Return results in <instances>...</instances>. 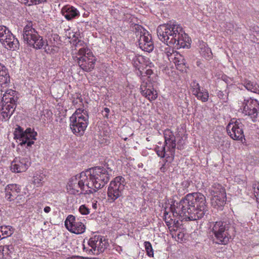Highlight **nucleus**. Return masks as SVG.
Here are the masks:
<instances>
[{
    "instance_id": "1",
    "label": "nucleus",
    "mask_w": 259,
    "mask_h": 259,
    "mask_svg": "<svg viewBox=\"0 0 259 259\" xmlns=\"http://www.w3.org/2000/svg\"><path fill=\"white\" fill-rule=\"evenodd\" d=\"M109 179V174L105 168L96 166L72 177L67 190L73 195L93 193L103 187Z\"/></svg>"
},
{
    "instance_id": "47",
    "label": "nucleus",
    "mask_w": 259,
    "mask_h": 259,
    "mask_svg": "<svg viewBox=\"0 0 259 259\" xmlns=\"http://www.w3.org/2000/svg\"><path fill=\"white\" fill-rule=\"evenodd\" d=\"M104 111L105 112L106 114L105 115V117L108 118V113L110 112V109L108 108L105 107L104 109Z\"/></svg>"
},
{
    "instance_id": "25",
    "label": "nucleus",
    "mask_w": 259,
    "mask_h": 259,
    "mask_svg": "<svg viewBox=\"0 0 259 259\" xmlns=\"http://www.w3.org/2000/svg\"><path fill=\"white\" fill-rule=\"evenodd\" d=\"M244 85L247 90L259 94V85L255 82L245 80L244 81Z\"/></svg>"
},
{
    "instance_id": "13",
    "label": "nucleus",
    "mask_w": 259,
    "mask_h": 259,
    "mask_svg": "<svg viewBox=\"0 0 259 259\" xmlns=\"http://www.w3.org/2000/svg\"><path fill=\"white\" fill-rule=\"evenodd\" d=\"M243 125L240 119L230 122L226 127L228 134L233 140H242L244 137L243 132Z\"/></svg>"
},
{
    "instance_id": "6",
    "label": "nucleus",
    "mask_w": 259,
    "mask_h": 259,
    "mask_svg": "<svg viewBox=\"0 0 259 259\" xmlns=\"http://www.w3.org/2000/svg\"><path fill=\"white\" fill-rule=\"evenodd\" d=\"M164 137V145L162 147L157 146L155 151L157 155L163 157L166 155L165 148H167L169 152L167 157V161H173L175 157V149L176 147V137L173 132L169 129H166L163 132Z\"/></svg>"
},
{
    "instance_id": "19",
    "label": "nucleus",
    "mask_w": 259,
    "mask_h": 259,
    "mask_svg": "<svg viewBox=\"0 0 259 259\" xmlns=\"http://www.w3.org/2000/svg\"><path fill=\"white\" fill-rule=\"evenodd\" d=\"M18 99V93L16 91L10 89L5 92L3 95L2 101L3 103L17 106Z\"/></svg>"
},
{
    "instance_id": "2",
    "label": "nucleus",
    "mask_w": 259,
    "mask_h": 259,
    "mask_svg": "<svg viewBox=\"0 0 259 259\" xmlns=\"http://www.w3.org/2000/svg\"><path fill=\"white\" fill-rule=\"evenodd\" d=\"M174 217L186 221H196L207 213L208 205L205 196L195 192L187 194L179 202L174 201L170 207Z\"/></svg>"
},
{
    "instance_id": "37",
    "label": "nucleus",
    "mask_w": 259,
    "mask_h": 259,
    "mask_svg": "<svg viewBox=\"0 0 259 259\" xmlns=\"http://www.w3.org/2000/svg\"><path fill=\"white\" fill-rule=\"evenodd\" d=\"M191 87L192 92L193 95L196 93H198V92H199V91L201 90V88L199 84L195 80L192 82Z\"/></svg>"
},
{
    "instance_id": "51",
    "label": "nucleus",
    "mask_w": 259,
    "mask_h": 259,
    "mask_svg": "<svg viewBox=\"0 0 259 259\" xmlns=\"http://www.w3.org/2000/svg\"><path fill=\"white\" fill-rule=\"evenodd\" d=\"M177 236L179 239H182L184 236V234L183 233H179L177 234Z\"/></svg>"
},
{
    "instance_id": "24",
    "label": "nucleus",
    "mask_w": 259,
    "mask_h": 259,
    "mask_svg": "<svg viewBox=\"0 0 259 259\" xmlns=\"http://www.w3.org/2000/svg\"><path fill=\"white\" fill-rule=\"evenodd\" d=\"M171 59V62H172L175 64L178 69L180 70L183 69L185 66L186 61L182 55L178 52Z\"/></svg>"
},
{
    "instance_id": "3",
    "label": "nucleus",
    "mask_w": 259,
    "mask_h": 259,
    "mask_svg": "<svg viewBox=\"0 0 259 259\" xmlns=\"http://www.w3.org/2000/svg\"><path fill=\"white\" fill-rule=\"evenodd\" d=\"M157 33L159 39L168 46H173L177 49L187 46L189 38L178 24L160 25L157 28Z\"/></svg>"
},
{
    "instance_id": "12",
    "label": "nucleus",
    "mask_w": 259,
    "mask_h": 259,
    "mask_svg": "<svg viewBox=\"0 0 259 259\" xmlns=\"http://www.w3.org/2000/svg\"><path fill=\"white\" fill-rule=\"evenodd\" d=\"M242 106L243 112L250 116L253 121H256L259 111V102L256 99L249 98L244 100Z\"/></svg>"
},
{
    "instance_id": "34",
    "label": "nucleus",
    "mask_w": 259,
    "mask_h": 259,
    "mask_svg": "<svg viewBox=\"0 0 259 259\" xmlns=\"http://www.w3.org/2000/svg\"><path fill=\"white\" fill-rule=\"evenodd\" d=\"M144 58L142 56H135L133 58V64L136 68L139 69L140 65L144 61Z\"/></svg>"
},
{
    "instance_id": "18",
    "label": "nucleus",
    "mask_w": 259,
    "mask_h": 259,
    "mask_svg": "<svg viewBox=\"0 0 259 259\" xmlns=\"http://www.w3.org/2000/svg\"><path fill=\"white\" fill-rule=\"evenodd\" d=\"M21 191V187L15 184L8 185L5 188V198L11 201L16 199Z\"/></svg>"
},
{
    "instance_id": "26",
    "label": "nucleus",
    "mask_w": 259,
    "mask_h": 259,
    "mask_svg": "<svg viewBox=\"0 0 259 259\" xmlns=\"http://www.w3.org/2000/svg\"><path fill=\"white\" fill-rule=\"evenodd\" d=\"M142 95L147 98L149 101H152L155 100L157 98V91L153 89L148 91H141Z\"/></svg>"
},
{
    "instance_id": "39",
    "label": "nucleus",
    "mask_w": 259,
    "mask_h": 259,
    "mask_svg": "<svg viewBox=\"0 0 259 259\" xmlns=\"http://www.w3.org/2000/svg\"><path fill=\"white\" fill-rule=\"evenodd\" d=\"M79 211L82 215H87L90 213V209L85 204L80 206Z\"/></svg>"
},
{
    "instance_id": "55",
    "label": "nucleus",
    "mask_w": 259,
    "mask_h": 259,
    "mask_svg": "<svg viewBox=\"0 0 259 259\" xmlns=\"http://www.w3.org/2000/svg\"><path fill=\"white\" fill-rule=\"evenodd\" d=\"M258 114L257 115V118H256V121H258L259 122V111H258Z\"/></svg>"
},
{
    "instance_id": "36",
    "label": "nucleus",
    "mask_w": 259,
    "mask_h": 259,
    "mask_svg": "<svg viewBox=\"0 0 259 259\" xmlns=\"http://www.w3.org/2000/svg\"><path fill=\"white\" fill-rule=\"evenodd\" d=\"M144 245L147 255L149 257H153L154 252L151 243L149 241H145Z\"/></svg>"
},
{
    "instance_id": "14",
    "label": "nucleus",
    "mask_w": 259,
    "mask_h": 259,
    "mask_svg": "<svg viewBox=\"0 0 259 259\" xmlns=\"http://www.w3.org/2000/svg\"><path fill=\"white\" fill-rule=\"evenodd\" d=\"M88 245L94 250L93 254L98 255L105 250L108 246V242L104 237L100 235H95L91 237L89 241Z\"/></svg>"
},
{
    "instance_id": "33",
    "label": "nucleus",
    "mask_w": 259,
    "mask_h": 259,
    "mask_svg": "<svg viewBox=\"0 0 259 259\" xmlns=\"http://www.w3.org/2000/svg\"><path fill=\"white\" fill-rule=\"evenodd\" d=\"M170 47L171 46H168L164 50V54L170 62L171 61V58H173L174 56L176 55V53H178L177 51H174Z\"/></svg>"
},
{
    "instance_id": "44",
    "label": "nucleus",
    "mask_w": 259,
    "mask_h": 259,
    "mask_svg": "<svg viewBox=\"0 0 259 259\" xmlns=\"http://www.w3.org/2000/svg\"><path fill=\"white\" fill-rule=\"evenodd\" d=\"M170 163L168 162H166V159L164 160V163L162 165L161 167H160V170L162 172H164L167 169V167L168 166V164Z\"/></svg>"
},
{
    "instance_id": "10",
    "label": "nucleus",
    "mask_w": 259,
    "mask_h": 259,
    "mask_svg": "<svg viewBox=\"0 0 259 259\" xmlns=\"http://www.w3.org/2000/svg\"><path fill=\"white\" fill-rule=\"evenodd\" d=\"M209 192L211 196V205L217 208L222 209L226 201V190L223 186L214 183L210 188Z\"/></svg>"
},
{
    "instance_id": "54",
    "label": "nucleus",
    "mask_w": 259,
    "mask_h": 259,
    "mask_svg": "<svg viewBox=\"0 0 259 259\" xmlns=\"http://www.w3.org/2000/svg\"><path fill=\"white\" fill-rule=\"evenodd\" d=\"M78 99L80 102H82V99L81 98V97H79Z\"/></svg>"
},
{
    "instance_id": "8",
    "label": "nucleus",
    "mask_w": 259,
    "mask_h": 259,
    "mask_svg": "<svg viewBox=\"0 0 259 259\" xmlns=\"http://www.w3.org/2000/svg\"><path fill=\"white\" fill-rule=\"evenodd\" d=\"M77 57L78 65L83 71H91L94 68L96 61L95 57L90 49L82 47L78 51Z\"/></svg>"
},
{
    "instance_id": "48",
    "label": "nucleus",
    "mask_w": 259,
    "mask_h": 259,
    "mask_svg": "<svg viewBox=\"0 0 259 259\" xmlns=\"http://www.w3.org/2000/svg\"><path fill=\"white\" fill-rule=\"evenodd\" d=\"M98 205H97V201L94 200L92 202V207L96 210L97 208Z\"/></svg>"
},
{
    "instance_id": "17",
    "label": "nucleus",
    "mask_w": 259,
    "mask_h": 259,
    "mask_svg": "<svg viewBox=\"0 0 259 259\" xmlns=\"http://www.w3.org/2000/svg\"><path fill=\"white\" fill-rule=\"evenodd\" d=\"M30 161L29 158H16L11 163L10 169L15 173L25 171L30 165Z\"/></svg>"
},
{
    "instance_id": "20",
    "label": "nucleus",
    "mask_w": 259,
    "mask_h": 259,
    "mask_svg": "<svg viewBox=\"0 0 259 259\" xmlns=\"http://www.w3.org/2000/svg\"><path fill=\"white\" fill-rule=\"evenodd\" d=\"M61 13L67 20H71L80 15L77 9L70 5L64 6L61 10Z\"/></svg>"
},
{
    "instance_id": "9",
    "label": "nucleus",
    "mask_w": 259,
    "mask_h": 259,
    "mask_svg": "<svg viewBox=\"0 0 259 259\" xmlns=\"http://www.w3.org/2000/svg\"><path fill=\"white\" fill-rule=\"evenodd\" d=\"M126 182L122 176L115 177L110 182L108 188L107 196L111 202H114L118 198L122 196Z\"/></svg>"
},
{
    "instance_id": "40",
    "label": "nucleus",
    "mask_w": 259,
    "mask_h": 259,
    "mask_svg": "<svg viewBox=\"0 0 259 259\" xmlns=\"http://www.w3.org/2000/svg\"><path fill=\"white\" fill-rule=\"evenodd\" d=\"M7 256H8V253L7 248L0 246V259L6 258Z\"/></svg>"
},
{
    "instance_id": "28",
    "label": "nucleus",
    "mask_w": 259,
    "mask_h": 259,
    "mask_svg": "<svg viewBox=\"0 0 259 259\" xmlns=\"http://www.w3.org/2000/svg\"><path fill=\"white\" fill-rule=\"evenodd\" d=\"M198 100L203 102H206L208 101L209 98V94L206 90H201L198 93H196L194 95Z\"/></svg>"
},
{
    "instance_id": "29",
    "label": "nucleus",
    "mask_w": 259,
    "mask_h": 259,
    "mask_svg": "<svg viewBox=\"0 0 259 259\" xmlns=\"http://www.w3.org/2000/svg\"><path fill=\"white\" fill-rule=\"evenodd\" d=\"M12 32L5 26H0V42H4Z\"/></svg>"
},
{
    "instance_id": "49",
    "label": "nucleus",
    "mask_w": 259,
    "mask_h": 259,
    "mask_svg": "<svg viewBox=\"0 0 259 259\" xmlns=\"http://www.w3.org/2000/svg\"><path fill=\"white\" fill-rule=\"evenodd\" d=\"M51 209L50 208V207L49 206H46L45 208H44V211L46 212V213H49L50 212Z\"/></svg>"
},
{
    "instance_id": "15",
    "label": "nucleus",
    "mask_w": 259,
    "mask_h": 259,
    "mask_svg": "<svg viewBox=\"0 0 259 259\" xmlns=\"http://www.w3.org/2000/svg\"><path fill=\"white\" fill-rule=\"evenodd\" d=\"M65 226L68 231L76 234H82L85 230V225L72 215L67 217L65 222Z\"/></svg>"
},
{
    "instance_id": "16",
    "label": "nucleus",
    "mask_w": 259,
    "mask_h": 259,
    "mask_svg": "<svg viewBox=\"0 0 259 259\" xmlns=\"http://www.w3.org/2000/svg\"><path fill=\"white\" fill-rule=\"evenodd\" d=\"M139 35L140 36L138 42L140 48L144 51L152 52L154 49V44L152 40L151 35L144 29H143V31L138 32L137 36Z\"/></svg>"
},
{
    "instance_id": "35",
    "label": "nucleus",
    "mask_w": 259,
    "mask_h": 259,
    "mask_svg": "<svg viewBox=\"0 0 259 259\" xmlns=\"http://www.w3.org/2000/svg\"><path fill=\"white\" fill-rule=\"evenodd\" d=\"M153 83L148 79L147 81L142 82L141 85L140 90L141 91H145L153 89Z\"/></svg>"
},
{
    "instance_id": "42",
    "label": "nucleus",
    "mask_w": 259,
    "mask_h": 259,
    "mask_svg": "<svg viewBox=\"0 0 259 259\" xmlns=\"http://www.w3.org/2000/svg\"><path fill=\"white\" fill-rule=\"evenodd\" d=\"M252 188L254 190V193L255 196H258L259 195V183H255L252 185Z\"/></svg>"
},
{
    "instance_id": "23",
    "label": "nucleus",
    "mask_w": 259,
    "mask_h": 259,
    "mask_svg": "<svg viewBox=\"0 0 259 259\" xmlns=\"http://www.w3.org/2000/svg\"><path fill=\"white\" fill-rule=\"evenodd\" d=\"M16 106L2 102L1 109V115L5 120H8L13 114Z\"/></svg>"
},
{
    "instance_id": "5",
    "label": "nucleus",
    "mask_w": 259,
    "mask_h": 259,
    "mask_svg": "<svg viewBox=\"0 0 259 259\" xmlns=\"http://www.w3.org/2000/svg\"><path fill=\"white\" fill-rule=\"evenodd\" d=\"M23 38L24 41L30 47L36 50L45 49L48 46V41L32 27L31 22L23 28Z\"/></svg>"
},
{
    "instance_id": "41",
    "label": "nucleus",
    "mask_w": 259,
    "mask_h": 259,
    "mask_svg": "<svg viewBox=\"0 0 259 259\" xmlns=\"http://www.w3.org/2000/svg\"><path fill=\"white\" fill-rule=\"evenodd\" d=\"M72 41L73 45H74L76 47L83 46L84 45L83 41L78 38H75L74 39L72 40Z\"/></svg>"
},
{
    "instance_id": "21",
    "label": "nucleus",
    "mask_w": 259,
    "mask_h": 259,
    "mask_svg": "<svg viewBox=\"0 0 259 259\" xmlns=\"http://www.w3.org/2000/svg\"><path fill=\"white\" fill-rule=\"evenodd\" d=\"M10 81V76L7 69L4 65L0 63V87H1L0 92L1 95L4 92L2 88L6 87L9 84Z\"/></svg>"
},
{
    "instance_id": "56",
    "label": "nucleus",
    "mask_w": 259,
    "mask_h": 259,
    "mask_svg": "<svg viewBox=\"0 0 259 259\" xmlns=\"http://www.w3.org/2000/svg\"><path fill=\"white\" fill-rule=\"evenodd\" d=\"M177 148L178 149H181L182 148L181 146H178Z\"/></svg>"
},
{
    "instance_id": "43",
    "label": "nucleus",
    "mask_w": 259,
    "mask_h": 259,
    "mask_svg": "<svg viewBox=\"0 0 259 259\" xmlns=\"http://www.w3.org/2000/svg\"><path fill=\"white\" fill-rule=\"evenodd\" d=\"M217 96L220 99L223 100V102H227V98H225V95L222 91H219L217 93Z\"/></svg>"
},
{
    "instance_id": "22",
    "label": "nucleus",
    "mask_w": 259,
    "mask_h": 259,
    "mask_svg": "<svg viewBox=\"0 0 259 259\" xmlns=\"http://www.w3.org/2000/svg\"><path fill=\"white\" fill-rule=\"evenodd\" d=\"M3 46L7 49L15 51L18 49L19 42L14 35L11 33L4 42H2Z\"/></svg>"
},
{
    "instance_id": "53",
    "label": "nucleus",
    "mask_w": 259,
    "mask_h": 259,
    "mask_svg": "<svg viewBox=\"0 0 259 259\" xmlns=\"http://www.w3.org/2000/svg\"><path fill=\"white\" fill-rule=\"evenodd\" d=\"M58 37V35L57 34L54 35V39L57 38Z\"/></svg>"
},
{
    "instance_id": "4",
    "label": "nucleus",
    "mask_w": 259,
    "mask_h": 259,
    "mask_svg": "<svg viewBox=\"0 0 259 259\" xmlns=\"http://www.w3.org/2000/svg\"><path fill=\"white\" fill-rule=\"evenodd\" d=\"M69 126L72 132L77 136L84 134L89 124L88 112L82 108H78L69 118Z\"/></svg>"
},
{
    "instance_id": "31",
    "label": "nucleus",
    "mask_w": 259,
    "mask_h": 259,
    "mask_svg": "<svg viewBox=\"0 0 259 259\" xmlns=\"http://www.w3.org/2000/svg\"><path fill=\"white\" fill-rule=\"evenodd\" d=\"M200 53L202 56L206 59H210L212 57V53L210 49L204 45V48H201Z\"/></svg>"
},
{
    "instance_id": "27",
    "label": "nucleus",
    "mask_w": 259,
    "mask_h": 259,
    "mask_svg": "<svg viewBox=\"0 0 259 259\" xmlns=\"http://www.w3.org/2000/svg\"><path fill=\"white\" fill-rule=\"evenodd\" d=\"M0 232L3 237L2 239L11 236L14 233V229L10 226H3L0 227Z\"/></svg>"
},
{
    "instance_id": "11",
    "label": "nucleus",
    "mask_w": 259,
    "mask_h": 259,
    "mask_svg": "<svg viewBox=\"0 0 259 259\" xmlns=\"http://www.w3.org/2000/svg\"><path fill=\"white\" fill-rule=\"evenodd\" d=\"M14 139L19 140L21 146L27 145V147H30L34 144L33 140H36L37 133L28 127L25 131L22 127L18 125L14 132Z\"/></svg>"
},
{
    "instance_id": "7",
    "label": "nucleus",
    "mask_w": 259,
    "mask_h": 259,
    "mask_svg": "<svg viewBox=\"0 0 259 259\" xmlns=\"http://www.w3.org/2000/svg\"><path fill=\"white\" fill-rule=\"evenodd\" d=\"M212 231L219 244H226L234 231L231 225L226 221L216 222L213 224Z\"/></svg>"
},
{
    "instance_id": "30",
    "label": "nucleus",
    "mask_w": 259,
    "mask_h": 259,
    "mask_svg": "<svg viewBox=\"0 0 259 259\" xmlns=\"http://www.w3.org/2000/svg\"><path fill=\"white\" fill-rule=\"evenodd\" d=\"M44 179L45 175L41 174H36L33 178L32 183L36 185V187H40L42 185Z\"/></svg>"
},
{
    "instance_id": "38",
    "label": "nucleus",
    "mask_w": 259,
    "mask_h": 259,
    "mask_svg": "<svg viewBox=\"0 0 259 259\" xmlns=\"http://www.w3.org/2000/svg\"><path fill=\"white\" fill-rule=\"evenodd\" d=\"M47 0H24L23 3L28 6L33 5H38L39 4L46 2Z\"/></svg>"
},
{
    "instance_id": "46",
    "label": "nucleus",
    "mask_w": 259,
    "mask_h": 259,
    "mask_svg": "<svg viewBox=\"0 0 259 259\" xmlns=\"http://www.w3.org/2000/svg\"><path fill=\"white\" fill-rule=\"evenodd\" d=\"M4 248H6L8 253V255L12 252L13 246L12 245H6L3 246Z\"/></svg>"
},
{
    "instance_id": "45",
    "label": "nucleus",
    "mask_w": 259,
    "mask_h": 259,
    "mask_svg": "<svg viewBox=\"0 0 259 259\" xmlns=\"http://www.w3.org/2000/svg\"><path fill=\"white\" fill-rule=\"evenodd\" d=\"M83 251H85L87 253L90 254H93V251H94L92 250V249H93V248H89L88 247H85L84 246V245H83Z\"/></svg>"
},
{
    "instance_id": "32",
    "label": "nucleus",
    "mask_w": 259,
    "mask_h": 259,
    "mask_svg": "<svg viewBox=\"0 0 259 259\" xmlns=\"http://www.w3.org/2000/svg\"><path fill=\"white\" fill-rule=\"evenodd\" d=\"M169 213L165 211L164 212V215L165 217V221L167 224V226L173 225V226H175L176 227H178L177 224H178V220H176L175 219L170 218L169 221H167V218H169L171 217L170 215L168 214Z\"/></svg>"
},
{
    "instance_id": "52",
    "label": "nucleus",
    "mask_w": 259,
    "mask_h": 259,
    "mask_svg": "<svg viewBox=\"0 0 259 259\" xmlns=\"http://www.w3.org/2000/svg\"><path fill=\"white\" fill-rule=\"evenodd\" d=\"M146 73L147 75H151L152 73V71L151 69H148Z\"/></svg>"
},
{
    "instance_id": "50",
    "label": "nucleus",
    "mask_w": 259,
    "mask_h": 259,
    "mask_svg": "<svg viewBox=\"0 0 259 259\" xmlns=\"http://www.w3.org/2000/svg\"><path fill=\"white\" fill-rule=\"evenodd\" d=\"M165 152H166V155L165 156H164L163 158L164 157H165V159H166V162H168L169 163H171L172 161H167V156H168V155H167V154H168L169 152L167 151V148H165Z\"/></svg>"
}]
</instances>
